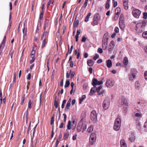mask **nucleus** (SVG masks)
I'll return each instance as SVG.
<instances>
[{
  "mask_svg": "<svg viewBox=\"0 0 147 147\" xmlns=\"http://www.w3.org/2000/svg\"><path fill=\"white\" fill-rule=\"evenodd\" d=\"M121 147H127V144L125 141L123 140H121L120 141Z\"/></svg>",
  "mask_w": 147,
  "mask_h": 147,
  "instance_id": "obj_19",
  "label": "nucleus"
},
{
  "mask_svg": "<svg viewBox=\"0 0 147 147\" xmlns=\"http://www.w3.org/2000/svg\"><path fill=\"white\" fill-rule=\"evenodd\" d=\"M88 2L87 1H85L83 6L82 7V8L83 7L85 8L86 7L87 5Z\"/></svg>",
  "mask_w": 147,
  "mask_h": 147,
  "instance_id": "obj_57",
  "label": "nucleus"
},
{
  "mask_svg": "<svg viewBox=\"0 0 147 147\" xmlns=\"http://www.w3.org/2000/svg\"><path fill=\"white\" fill-rule=\"evenodd\" d=\"M76 118V116L75 115H74L73 116V117L72 118L71 120H72V123L73 124H74L75 123Z\"/></svg>",
  "mask_w": 147,
  "mask_h": 147,
  "instance_id": "obj_49",
  "label": "nucleus"
},
{
  "mask_svg": "<svg viewBox=\"0 0 147 147\" xmlns=\"http://www.w3.org/2000/svg\"><path fill=\"white\" fill-rule=\"evenodd\" d=\"M86 98V96L85 95H83L82 96V97L79 99V103L81 104L84 100Z\"/></svg>",
  "mask_w": 147,
  "mask_h": 147,
  "instance_id": "obj_29",
  "label": "nucleus"
},
{
  "mask_svg": "<svg viewBox=\"0 0 147 147\" xmlns=\"http://www.w3.org/2000/svg\"><path fill=\"white\" fill-rule=\"evenodd\" d=\"M69 73H70V75H73V76H74L75 74V71H72V70H70V71H69Z\"/></svg>",
  "mask_w": 147,
  "mask_h": 147,
  "instance_id": "obj_53",
  "label": "nucleus"
},
{
  "mask_svg": "<svg viewBox=\"0 0 147 147\" xmlns=\"http://www.w3.org/2000/svg\"><path fill=\"white\" fill-rule=\"evenodd\" d=\"M121 12V9L119 7H117L115 10V14H119Z\"/></svg>",
  "mask_w": 147,
  "mask_h": 147,
  "instance_id": "obj_35",
  "label": "nucleus"
},
{
  "mask_svg": "<svg viewBox=\"0 0 147 147\" xmlns=\"http://www.w3.org/2000/svg\"><path fill=\"white\" fill-rule=\"evenodd\" d=\"M107 65L108 67L110 68L112 66V62L111 60H108L106 61Z\"/></svg>",
  "mask_w": 147,
  "mask_h": 147,
  "instance_id": "obj_21",
  "label": "nucleus"
},
{
  "mask_svg": "<svg viewBox=\"0 0 147 147\" xmlns=\"http://www.w3.org/2000/svg\"><path fill=\"white\" fill-rule=\"evenodd\" d=\"M63 115L64 117V119H63L64 121H65L66 120L67 115L65 113L63 114Z\"/></svg>",
  "mask_w": 147,
  "mask_h": 147,
  "instance_id": "obj_61",
  "label": "nucleus"
},
{
  "mask_svg": "<svg viewBox=\"0 0 147 147\" xmlns=\"http://www.w3.org/2000/svg\"><path fill=\"white\" fill-rule=\"evenodd\" d=\"M121 124V119L119 118H117L115 120L113 127V129L116 131H118L120 129Z\"/></svg>",
  "mask_w": 147,
  "mask_h": 147,
  "instance_id": "obj_5",
  "label": "nucleus"
},
{
  "mask_svg": "<svg viewBox=\"0 0 147 147\" xmlns=\"http://www.w3.org/2000/svg\"><path fill=\"white\" fill-rule=\"evenodd\" d=\"M59 141L58 140V139H57L56 141V143L55 146L54 147H57L58 145L59 144Z\"/></svg>",
  "mask_w": 147,
  "mask_h": 147,
  "instance_id": "obj_64",
  "label": "nucleus"
},
{
  "mask_svg": "<svg viewBox=\"0 0 147 147\" xmlns=\"http://www.w3.org/2000/svg\"><path fill=\"white\" fill-rule=\"evenodd\" d=\"M144 76L145 79L147 80V71L145 72Z\"/></svg>",
  "mask_w": 147,
  "mask_h": 147,
  "instance_id": "obj_63",
  "label": "nucleus"
},
{
  "mask_svg": "<svg viewBox=\"0 0 147 147\" xmlns=\"http://www.w3.org/2000/svg\"><path fill=\"white\" fill-rule=\"evenodd\" d=\"M11 12L9 14V24H8V26L7 28V31L8 32L10 30L11 27V26L12 22L11 21Z\"/></svg>",
  "mask_w": 147,
  "mask_h": 147,
  "instance_id": "obj_15",
  "label": "nucleus"
},
{
  "mask_svg": "<svg viewBox=\"0 0 147 147\" xmlns=\"http://www.w3.org/2000/svg\"><path fill=\"white\" fill-rule=\"evenodd\" d=\"M119 105L123 107V109L125 111L128 105V102L127 100L124 97H122L121 99L119 101Z\"/></svg>",
  "mask_w": 147,
  "mask_h": 147,
  "instance_id": "obj_3",
  "label": "nucleus"
},
{
  "mask_svg": "<svg viewBox=\"0 0 147 147\" xmlns=\"http://www.w3.org/2000/svg\"><path fill=\"white\" fill-rule=\"evenodd\" d=\"M99 57V55L97 54H96L95 55L93 59L94 60H96Z\"/></svg>",
  "mask_w": 147,
  "mask_h": 147,
  "instance_id": "obj_51",
  "label": "nucleus"
},
{
  "mask_svg": "<svg viewBox=\"0 0 147 147\" xmlns=\"http://www.w3.org/2000/svg\"><path fill=\"white\" fill-rule=\"evenodd\" d=\"M110 104V101L109 98H106L103 103V107L105 110H107L109 108Z\"/></svg>",
  "mask_w": 147,
  "mask_h": 147,
  "instance_id": "obj_8",
  "label": "nucleus"
},
{
  "mask_svg": "<svg viewBox=\"0 0 147 147\" xmlns=\"http://www.w3.org/2000/svg\"><path fill=\"white\" fill-rule=\"evenodd\" d=\"M87 63L88 66L92 67L94 63V62L92 59H90L87 60Z\"/></svg>",
  "mask_w": 147,
  "mask_h": 147,
  "instance_id": "obj_17",
  "label": "nucleus"
},
{
  "mask_svg": "<svg viewBox=\"0 0 147 147\" xmlns=\"http://www.w3.org/2000/svg\"><path fill=\"white\" fill-rule=\"evenodd\" d=\"M119 14H115L114 18V19L115 20H117L119 17Z\"/></svg>",
  "mask_w": 147,
  "mask_h": 147,
  "instance_id": "obj_56",
  "label": "nucleus"
},
{
  "mask_svg": "<svg viewBox=\"0 0 147 147\" xmlns=\"http://www.w3.org/2000/svg\"><path fill=\"white\" fill-rule=\"evenodd\" d=\"M146 23L142 22L137 23L135 28L136 32L138 33H141L144 30Z\"/></svg>",
  "mask_w": 147,
  "mask_h": 147,
  "instance_id": "obj_2",
  "label": "nucleus"
},
{
  "mask_svg": "<svg viewBox=\"0 0 147 147\" xmlns=\"http://www.w3.org/2000/svg\"><path fill=\"white\" fill-rule=\"evenodd\" d=\"M79 21L78 20H76V18L75 19V20L73 24L74 27H77L79 24Z\"/></svg>",
  "mask_w": 147,
  "mask_h": 147,
  "instance_id": "obj_30",
  "label": "nucleus"
},
{
  "mask_svg": "<svg viewBox=\"0 0 147 147\" xmlns=\"http://www.w3.org/2000/svg\"><path fill=\"white\" fill-rule=\"evenodd\" d=\"M128 58L127 57H124L123 59V63L125 65H127L128 64Z\"/></svg>",
  "mask_w": 147,
  "mask_h": 147,
  "instance_id": "obj_31",
  "label": "nucleus"
},
{
  "mask_svg": "<svg viewBox=\"0 0 147 147\" xmlns=\"http://www.w3.org/2000/svg\"><path fill=\"white\" fill-rule=\"evenodd\" d=\"M90 118L94 123H95L97 120V115L96 111L95 110L92 111L90 114Z\"/></svg>",
  "mask_w": 147,
  "mask_h": 147,
  "instance_id": "obj_10",
  "label": "nucleus"
},
{
  "mask_svg": "<svg viewBox=\"0 0 147 147\" xmlns=\"http://www.w3.org/2000/svg\"><path fill=\"white\" fill-rule=\"evenodd\" d=\"M124 22V15L123 14H121L119 17V22Z\"/></svg>",
  "mask_w": 147,
  "mask_h": 147,
  "instance_id": "obj_32",
  "label": "nucleus"
},
{
  "mask_svg": "<svg viewBox=\"0 0 147 147\" xmlns=\"http://www.w3.org/2000/svg\"><path fill=\"white\" fill-rule=\"evenodd\" d=\"M66 102V100L65 99L62 102L61 106L62 109H63L64 107V105Z\"/></svg>",
  "mask_w": 147,
  "mask_h": 147,
  "instance_id": "obj_47",
  "label": "nucleus"
},
{
  "mask_svg": "<svg viewBox=\"0 0 147 147\" xmlns=\"http://www.w3.org/2000/svg\"><path fill=\"white\" fill-rule=\"evenodd\" d=\"M142 37L146 39H147V31L144 32L142 34Z\"/></svg>",
  "mask_w": 147,
  "mask_h": 147,
  "instance_id": "obj_43",
  "label": "nucleus"
},
{
  "mask_svg": "<svg viewBox=\"0 0 147 147\" xmlns=\"http://www.w3.org/2000/svg\"><path fill=\"white\" fill-rule=\"evenodd\" d=\"M35 54V51L34 50V48L33 47L32 48V49L31 52L30 54V56H34V55Z\"/></svg>",
  "mask_w": 147,
  "mask_h": 147,
  "instance_id": "obj_42",
  "label": "nucleus"
},
{
  "mask_svg": "<svg viewBox=\"0 0 147 147\" xmlns=\"http://www.w3.org/2000/svg\"><path fill=\"white\" fill-rule=\"evenodd\" d=\"M108 34H105L103 37L102 40V48L103 50L106 49L107 47L108 42Z\"/></svg>",
  "mask_w": 147,
  "mask_h": 147,
  "instance_id": "obj_7",
  "label": "nucleus"
},
{
  "mask_svg": "<svg viewBox=\"0 0 147 147\" xmlns=\"http://www.w3.org/2000/svg\"><path fill=\"white\" fill-rule=\"evenodd\" d=\"M144 127L145 130H147V121H146L144 123Z\"/></svg>",
  "mask_w": 147,
  "mask_h": 147,
  "instance_id": "obj_54",
  "label": "nucleus"
},
{
  "mask_svg": "<svg viewBox=\"0 0 147 147\" xmlns=\"http://www.w3.org/2000/svg\"><path fill=\"white\" fill-rule=\"evenodd\" d=\"M51 21L49 19L45 18L44 24V29L45 30L49 31L50 29Z\"/></svg>",
  "mask_w": 147,
  "mask_h": 147,
  "instance_id": "obj_6",
  "label": "nucleus"
},
{
  "mask_svg": "<svg viewBox=\"0 0 147 147\" xmlns=\"http://www.w3.org/2000/svg\"><path fill=\"white\" fill-rule=\"evenodd\" d=\"M24 95L22 97V101L21 103V105H22L24 103V102L25 100Z\"/></svg>",
  "mask_w": 147,
  "mask_h": 147,
  "instance_id": "obj_58",
  "label": "nucleus"
},
{
  "mask_svg": "<svg viewBox=\"0 0 147 147\" xmlns=\"http://www.w3.org/2000/svg\"><path fill=\"white\" fill-rule=\"evenodd\" d=\"M137 106L138 107L143 109L145 106V102L144 101L139 100L137 103Z\"/></svg>",
  "mask_w": 147,
  "mask_h": 147,
  "instance_id": "obj_14",
  "label": "nucleus"
},
{
  "mask_svg": "<svg viewBox=\"0 0 147 147\" xmlns=\"http://www.w3.org/2000/svg\"><path fill=\"white\" fill-rule=\"evenodd\" d=\"M135 116L138 118H141L142 117V115L141 113H136Z\"/></svg>",
  "mask_w": 147,
  "mask_h": 147,
  "instance_id": "obj_40",
  "label": "nucleus"
},
{
  "mask_svg": "<svg viewBox=\"0 0 147 147\" xmlns=\"http://www.w3.org/2000/svg\"><path fill=\"white\" fill-rule=\"evenodd\" d=\"M6 36H5L4 38H3V40L2 42V44H4L3 46H2V50H3V49H4L5 46V43L6 42Z\"/></svg>",
  "mask_w": 147,
  "mask_h": 147,
  "instance_id": "obj_28",
  "label": "nucleus"
},
{
  "mask_svg": "<svg viewBox=\"0 0 147 147\" xmlns=\"http://www.w3.org/2000/svg\"><path fill=\"white\" fill-rule=\"evenodd\" d=\"M131 73L129 75V80L132 82H133L136 78L137 72L136 69H131Z\"/></svg>",
  "mask_w": 147,
  "mask_h": 147,
  "instance_id": "obj_4",
  "label": "nucleus"
},
{
  "mask_svg": "<svg viewBox=\"0 0 147 147\" xmlns=\"http://www.w3.org/2000/svg\"><path fill=\"white\" fill-rule=\"evenodd\" d=\"M39 23H40V25H41V21L40 20H38V24H37V27H36V31H35V32H36V33H37L38 32V31L39 30V28H38V24H39Z\"/></svg>",
  "mask_w": 147,
  "mask_h": 147,
  "instance_id": "obj_44",
  "label": "nucleus"
},
{
  "mask_svg": "<svg viewBox=\"0 0 147 147\" xmlns=\"http://www.w3.org/2000/svg\"><path fill=\"white\" fill-rule=\"evenodd\" d=\"M143 18L144 19H146L147 18V12H145L143 13Z\"/></svg>",
  "mask_w": 147,
  "mask_h": 147,
  "instance_id": "obj_55",
  "label": "nucleus"
},
{
  "mask_svg": "<svg viewBox=\"0 0 147 147\" xmlns=\"http://www.w3.org/2000/svg\"><path fill=\"white\" fill-rule=\"evenodd\" d=\"M132 13L134 17L138 18L141 14V11L138 9H135L132 11Z\"/></svg>",
  "mask_w": 147,
  "mask_h": 147,
  "instance_id": "obj_11",
  "label": "nucleus"
},
{
  "mask_svg": "<svg viewBox=\"0 0 147 147\" xmlns=\"http://www.w3.org/2000/svg\"><path fill=\"white\" fill-rule=\"evenodd\" d=\"M92 84L94 88H96V85H101V80L98 81L97 79L93 78L92 80Z\"/></svg>",
  "mask_w": 147,
  "mask_h": 147,
  "instance_id": "obj_12",
  "label": "nucleus"
},
{
  "mask_svg": "<svg viewBox=\"0 0 147 147\" xmlns=\"http://www.w3.org/2000/svg\"><path fill=\"white\" fill-rule=\"evenodd\" d=\"M119 26L120 28L122 30H123L125 27L124 22H119Z\"/></svg>",
  "mask_w": 147,
  "mask_h": 147,
  "instance_id": "obj_20",
  "label": "nucleus"
},
{
  "mask_svg": "<svg viewBox=\"0 0 147 147\" xmlns=\"http://www.w3.org/2000/svg\"><path fill=\"white\" fill-rule=\"evenodd\" d=\"M57 96H55V97L54 102V105L56 109H57L58 106V103L57 101H56V98Z\"/></svg>",
  "mask_w": 147,
  "mask_h": 147,
  "instance_id": "obj_36",
  "label": "nucleus"
},
{
  "mask_svg": "<svg viewBox=\"0 0 147 147\" xmlns=\"http://www.w3.org/2000/svg\"><path fill=\"white\" fill-rule=\"evenodd\" d=\"M135 87L137 89H139L140 88V84L138 81H136L135 83Z\"/></svg>",
  "mask_w": 147,
  "mask_h": 147,
  "instance_id": "obj_38",
  "label": "nucleus"
},
{
  "mask_svg": "<svg viewBox=\"0 0 147 147\" xmlns=\"http://www.w3.org/2000/svg\"><path fill=\"white\" fill-rule=\"evenodd\" d=\"M54 116L53 115L51 118V122L50 124L51 125H53L54 124Z\"/></svg>",
  "mask_w": 147,
  "mask_h": 147,
  "instance_id": "obj_46",
  "label": "nucleus"
},
{
  "mask_svg": "<svg viewBox=\"0 0 147 147\" xmlns=\"http://www.w3.org/2000/svg\"><path fill=\"white\" fill-rule=\"evenodd\" d=\"M110 7V5L109 3V2H107L106 5H105V7L107 9H109V8Z\"/></svg>",
  "mask_w": 147,
  "mask_h": 147,
  "instance_id": "obj_60",
  "label": "nucleus"
},
{
  "mask_svg": "<svg viewBox=\"0 0 147 147\" xmlns=\"http://www.w3.org/2000/svg\"><path fill=\"white\" fill-rule=\"evenodd\" d=\"M115 32L116 33H117L119 32V29L117 27L115 28L114 30Z\"/></svg>",
  "mask_w": 147,
  "mask_h": 147,
  "instance_id": "obj_62",
  "label": "nucleus"
},
{
  "mask_svg": "<svg viewBox=\"0 0 147 147\" xmlns=\"http://www.w3.org/2000/svg\"><path fill=\"white\" fill-rule=\"evenodd\" d=\"M101 89V85H100L99 86L98 88H95V92H97L98 94L99 95H100L101 94V92H100V91Z\"/></svg>",
  "mask_w": 147,
  "mask_h": 147,
  "instance_id": "obj_22",
  "label": "nucleus"
},
{
  "mask_svg": "<svg viewBox=\"0 0 147 147\" xmlns=\"http://www.w3.org/2000/svg\"><path fill=\"white\" fill-rule=\"evenodd\" d=\"M95 88L93 87L91 88L89 94L90 95H93L95 92Z\"/></svg>",
  "mask_w": 147,
  "mask_h": 147,
  "instance_id": "obj_26",
  "label": "nucleus"
},
{
  "mask_svg": "<svg viewBox=\"0 0 147 147\" xmlns=\"http://www.w3.org/2000/svg\"><path fill=\"white\" fill-rule=\"evenodd\" d=\"M86 113L85 112L83 111L81 115V120L80 121V123L83 122L84 119L86 117Z\"/></svg>",
  "mask_w": 147,
  "mask_h": 147,
  "instance_id": "obj_16",
  "label": "nucleus"
},
{
  "mask_svg": "<svg viewBox=\"0 0 147 147\" xmlns=\"http://www.w3.org/2000/svg\"><path fill=\"white\" fill-rule=\"evenodd\" d=\"M93 126L91 125L88 127L87 130V132L90 133L93 131Z\"/></svg>",
  "mask_w": 147,
  "mask_h": 147,
  "instance_id": "obj_24",
  "label": "nucleus"
},
{
  "mask_svg": "<svg viewBox=\"0 0 147 147\" xmlns=\"http://www.w3.org/2000/svg\"><path fill=\"white\" fill-rule=\"evenodd\" d=\"M80 123H78L77 127V130L78 132H80L81 131L82 128V125L81 124L79 125Z\"/></svg>",
  "mask_w": 147,
  "mask_h": 147,
  "instance_id": "obj_34",
  "label": "nucleus"
},
{
  "mask_svg": "<svg viewBox=\"0 0 147 147\" xmlns=\"http://www.w3.org/2000/svg\"><path fill=\"white\" fill-rule=\"evenodd\" d=\"M32 59L30 61V63H32L35 61V58L34 57V56H31Z\"/></svg>",
  "mask_w": 147,
  "mask_h": 147,
  "instance_id": "obj_48",
  "label": "nucleus"
},
{
  "mask_svg": "<svg viewBox=\"0 0 147 147\" xmlns=\"http://www.w3.org/2000/svg\"><path fill=\"white\" fill-rule=\"evenodd\" d=\"M96 134L94 133L91 134L89 139V144L91 145H92L95 142L96 140Z\"/></svg>",
  "mask_w": 147,
  "mask_h": 147,
  "instance_id": "obj_9",
  "label": "nucleus"
},
{
  "mask_svg": "<svg viewBox=\"0 0 147 147\" xmlns=\"http://www.w3.org/2000/svg\"><path fill=\"white\" fill-rule=\"evenodd\" d=\"M123 1L124 8L125 10H127L128 8V0H123Z\"/></svg>",
  "mask_w": 147,
  "mask_h": 147,
  "instance_id": "obj_18",
  "label": "nucleus"
},
{
  "mask_svg": "<svg viewBox=\"0 0 147 147\" xmlns=\"http://www.w3.org/2000/svg\"><path fill=\"white\" fill-rule=\"evenodd\" d=\"M70 84V83L69 82V79L67 80L66 81L65 83L64 86L65 88L68 87L69 86Z\"/></svg>",
  "mask_w": 147,
  "mask_h": 147,
  "instance_id": "obj_27",
  "label": "nucleus"
},
{
  "mask_svg": "<svg viewBox=\"0 0 147 147\" xmlns=\"http://www.w3.org/2000/svg\"><path fill=\"white\" fill-rule=\"evenodd\" d=\"M26 35H27V30H25V31L24 33V35L23 38L25 39H26L27 38Z\"/></svg>",
  "mask_w": 147,
  "mask_h": 147,
  "instance_id": "obj_59",
  "label": "nucleus"
},
{
  "mask_svg": "<svg viewBox=\"0 0 147 147\" xmlns=\"http://www.w3.org/2000/svg\"><path fill=\"white\" fill-rule=\"evenodd\" d=\"M115 45L114 44V42L113 41H112L111 42L109 46V49L110 50H112L114 48Z\"/></svg>",
  "mask_w": 147,
  "mask_h": 147,
  "instance_id": "obj_23",
  "label": "nucleus"
},
{
  "mask_svg": "<svg viewBox=\"0 0 147 147\" xmlns=\"http://www.w3.org/2000/svg\"><path fill=\"white\" fill-rule=\"evenodd\" d=\"M141 125L140 123H137L136 124V128L138 129V130H140L141 129Z\"/></svg>",
  "mask_w": 147,
  "mask_h": 147,
  "instance_id": "obj_52",
  "label": "nucleus"
},
{
  "mask_svg": "<svg viewBox=\"0 0 147 147\" xmlns=\"http://www.w3.org/2000/svg\"><path fill=\"white\" fill-rule=\"evenodd\" d=\"M96 10H97V12L94 15L93 21L91 22V24L93 26L97 24L100 19L101 8L100 7L98 9L96 8Z\"/></svg>",
  "mask_w": 147,
  "mask_h": 147,
  "instance_id": "obj_1",
  "label": "nucleus"
},
{
  "mask_svg": "<svg viewBox=\"0 0 147 147\" xmlns=\"http://www.w3.org/2000/svg\"><path fill=\"white\" fill-rule=\"evenodd\" d=\"M82 128L84 130H85L87 128L86 124L85 123H83V122H82Z\"/></svg>",
  "mask_w": 147,
  "mask_h": 147,
  "instance_id": "obj_41",
  "label": "nucleus"
},
{
  "mask_svg": "<svg viewBox=\"0 0 147 147\" xmlns=\"http://www.w3.org/2000/svg\"><path fill=\"white\" fill-rule=\"evenodd\" d=\"M33 102L30 99H29L28 102V108L30 109L32 108V105Z\"/></svg>",
  "mask_w": 147,
  "mask_h": 147,
  "instance_id": "obj_25",
  "label": "nucleus"
},
{
  "mask_svg": "<svg viewBox=\"0 0 147 147\" xmlns=\"http://www.w3.org/2000/svg\"><path fill=\"white\" fill-rule=\"evenodd\" d=\"M87 38L84 36H83L82 37L81 41L82 42H85Z\"/></svg>",
  "mask_w": 147,
  "mask_h": 147,
  "instance_id": "obj_50",
  "label": "nucleus"
},
{
  "mask_svg": "<svg viewBox=\"0 0 147 147\" xmlns=\"http://www.w3.org/2000/svg\"><path fill=\"white\" fill-rule=\"evenodd\" d=\"M69 136V134L68 133H65L63 135V138L65 140L68 138Z\"/></svg>",
  "mask_w": 147,
  "mask_h": 147,
  "instance_id": "obj_39",
  "label": "nucleus"
},
{
  "mask_svg": "<svg viewBox=\"0 0 147 147\" xmlns=\"http://www.w3.org/2000/svg\"><path fill=\"white\" fill-rule=\"evenodd\" d=\"M46 37H45V38L44 39L42 43V48H43L45 46V45L47 43V42L46 41Z\"/></svg>",
  "mask_w": 147,
  "mask_h": 147,
  "instance_id": "obj_37",
  "label": "nucleus"
},
{
  "mask_svg": "<svg viewBox=\"0 0 147 147\" xmlns=\"http://www.w3.org/2000/svg\"><path fill=\"white\" fill-rule=\"evenodd\" d=\"M44 11H42V12L40 13V17L39 18V19L40 20H39L40 21V20L42 19V18L43 17V15H44Z\"/></svg>",
  "mask_w": 147,
  "mask_h": 147,
  "instance_id": "obj_45",
  "label": "nucleus"
},
{
  "mask_svg": "<svg viewBox=\"0 0 147 147\" xmlns=\"http://www.w3.org/2000/svg\"><path fill=\"white\" fill-rule=\"evenodd\" d=\"M115 82L113 80L109 79L107 80L106 82V86L108 88H111L114 86Z\"/></svg>",
  "mask_w": 147,
  "mask_h": 147,
  "instance_id": "obj_13",
  "label": "nucleus"
},
{
  "mask_svg": "<svg viewBox=\"0 0 147 147\" xmlns=\"http://www.w3.org/2000/svg\"><path fill=\"white\" fill-rule=\"evenodd\" d=\"M135 139V136L134 134H131L129 138V140L131 142H132L133 140Z\"/></svg>",
  "mask_w": 147,
  "mask_h": 147,
  "instance_id": "obj_33",
  "label": "nucleus"
}]
</instances>
